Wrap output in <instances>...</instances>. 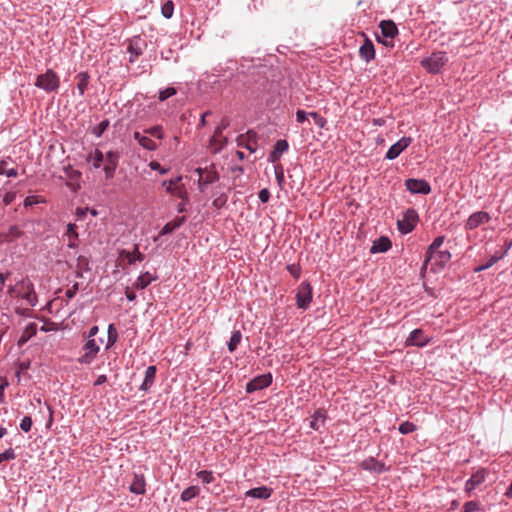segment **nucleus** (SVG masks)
Instances as JSON below:
<instances>
[{"mask_svg":"<svg viewBox=\"0 0 512 512\" xmlns=\"http://www.w3.org/2000/svg\"><path fill=\"white\" fill-rule=\"evenodd\" d=\"M499 259H500V257H498V256H492L485 265L481 266L477 270L487 269V268L491 267L492 265H494Z\"/></svg>","mask_w":512,"mask_h":512,"instance_id":"obj_55","label":"nucleus"},{"mask_svg":"<svg viewBox=\"0 0 512 512\" xmlns=\"http://www.w3.org/2000/svg\"><path fill=\"white\" fill-rule=\"evenodd\" d=\"M383 38H394L398 34L396 24L392 20H383L379 24Z\"/></svg>","mask_w":512,"mask_h":512,"instance_id":"obj_18","label":"nucleus"},{"mask_svg":"<svg viewBox=\"0 0 512 512\" xmlns=\"http://www.w3.org/2000/svg\"><path fill=\"white\" fill-rule=\"evenodd\" d=\"M359 54L366 62H369L370 60L374 59V45L369 39H366L363 45L360 47Z\"/></svg>","mask_w":512,"mask_h":512,"instance_id":"obj_24","label":"nucleus"},{"mask_svg":"<svg viewBox=\"0 0 512 512\" xmlns=\"http://www.w3.org/2000/svg\"><path fill=\"white\" fill-rule=\"evenodd\" d=\"M98 326H92L88 332L87 339H94V336L98 333Z\"/></svg>","mask_w":512,"mask_h":512,"instance_id":"obj_59","label":"nucleus"},{"mask_svg":"<svg viewBox=\"0 0 512 512\" xmlns=\"http://www.w3.org/2000/svg\"><path fill=\"white\" fill-rule=\"evenodd\" d=\"M199 494V488L197 486H190L181 493L182 501H189Z\"/></svg>","mask_w":512,"mask_h":512,"instance_id":"obj_36","label":"nucleus"},{"mask_svg":"<svg viewBox=\"0 0 512 512\" xmlns=\"http://www.w3.org/2000/svg\"><path fill=\"white\" fill-rule=\"evenodd\" d=\"M281 155H282V154H278V153L273 149V151H272V152L270 153V155H269V160H270L271 162H276L277 160H279V159H280Z\"/></svg>","mask_w":512,"mask_h":512,"instance_id":"obj_60","label":"nucleus"},{"mask_svg":"<svg viewBox=\"0 0 512 512\" xmlns=\"http://www.w3.org/2000/svg\"><path fill=\"white\" fill-rule=\"evenodd\" d=\"M0 175H6L7 177H16L18 172L15 168H7V161H0Z\"/></svg>","mask_w":512,"mask_h":512,"instance_id":"obj_37","label":"nucleus"},{"mask_svg":"<svg viewBox=\"0 0 512 512\" xmlns=\"http://www.w3.org/2000/svg\"><path fill=\"white\" fill-rule=\"evenodd\" d=\"M109 123L108 121H102L96 128H95V134L97 136H100L108 127Z\"/></svg>","mask_w":512,"mask_h":512,"instance_id":"obj_53","label":"nucleus"},{"mask_svg":"<svg viewBox=\"0 0 512 512\" xmlns=\"http://www.w3.org/2000/svg\"><path fill=\"white\" fill-rule=\"evenodd\" d=\"M67 236L69 237V243L68 246L70 248L76 247V240L78 238V234L76 232V225L75 224H68L67 226Z\"/></svg>","mask_w":512,"mask_h":512,"instance_id":"obj_34","label":"nucleus"},{"mask_svg":"<svg viewBox=\"0 0 512 512\" xmlns=\"http://www.w3.org/2000/svg\"><path fill=\"white\" fill-rule=\"evenodd\" d=\"M156 371H157L156 366H149L146 369L144 381L140 386L141 390L146 391L153 385L155 377H156Z\"/></svg>","mask_w":512,"mask_h":512,"instance_id":"obj_27","label":"nucleus"},{"mask_svg":"<svg viewBox=\"0 0 512 512\" xmlns=\"http://www.w3.org/2000/svg\"><path fill=\"white\" fill-rule=\"evenodd\" d=\"M447 57L444 52H435L421 61L422 66L430 73H438L446 64Z\"/></svg>","mask_w":512,"mask_h":512,"instance_id":"obj_4","label":"nucleus"},{"mask_svg":"<svg viewBox=\"0 0 512 512\" xmlns=\"http://www.w3.org/2000/svg\"><path fill=\"white\" fill-rule=\"evenodd\" d=\"M126 297L129 301H134L136 298V295L133 291H130L129 288L126 289Z\"/></svg>","mask_w":512,"mask_h":512,"instance_id":"obj_63","label":"nucleus"},{"mask_svg":"<svg viewBox=\"0 0 512 512\" xmlns=\"http://www.w3.org/2000/svg\"><path fill=\"white\" fill-rule=\"evenodd\" d=\"M78 290H79V284L75 283L71 288L66 290L65 295L67 298L71 299L75 296V294L77 293Z\"/></svg>","mask_w":512,"mask_h":512,"instance_id":"obj_52","label":"nucleus"},{"mask_svg":"<svg viewBox=\"0 0 512 512\" xmlns=\"http://www.w3.org/2000/svg\"><path fill=\"white\" fill-rule=\"evenodd\" d=\"M308 115L313 118L315 124L317 126H319L320 128H323L325 126V124H326L325 118H323L317 112H310Z\"/></svg>","mask_w":512,"mask_h":512,"instance_id":"obj_45","label":"nucleus"},{"mask_svg":"<svg viewBox=\"0 0 512 512\" xmlns=\"http://www.w3.org/2000/svg\"><path fill=\"white\" fill-rule=\"evenodd\" d=\"M405 186L408 191L413 194H429L431 191V187L429 183L423 179H407L405 181Z\"/></svg>","mask_w":512,"mask_h":512,"instance_id":"obj_11","label":"nucleus"},{"mask_svg":"<svg viewBox=\"0 0 512 512\" xmlns=\"http://www.w3.org/2000/svg\"><path fill=\"white\" fill-rule=\"evenodd\" d=\"M271 381L272 377L270 374L257 376L247 383L246 390L248 393H252L254 391L266 388L271 384Z\"/></svg>","mask_w":512,"mask_h":512,"instance_id":"obj_15","label":"nucleus"},{"mask_svg":"<svg viewBox=\"0 0 512 512\" xmlns=\"http://www.w3.org/2000/svg\"><path fill=\"white\" fill-rule=\"evenodd\" d=\"M391 241L388 237L382 236L375 240L370 248V253H383L388 251L391 248Z\"/></svg>","mask_w":512,"mask_h":512,"instance_id":"obj_19","label":"nucleus"},{"mask_svg":"<svg viewBox=\"0 0 512 512\" xmlns=\"http://www.w3.org/2000/svg\"><path fill=\"white\" fill-rule=\"evenodd\" d=\"M174 3L170 0L166 1L161 7V14L166 19H170L173 16Z\"/></svg>","mask_w":512,"mask_h":512,"instance_id":"obj_38","label":"nucleus"},{"mask_svg":"<svg viewBox=\"0 0 512 512\" xmlns=\"http://www.w3.org/2000/svg\"><path fill=\"white\" fill-rule=\"evenodd\" d=\"M16 458L15 452L12 448L7 449L3 453H0V464L4 461L13 460Z\"/></svg>","mask_w":512,"mask_h":512,"instance_id":"obj_44","label":"nucleus"},{"mask_svg":"<svg viewBox=\"0 0 512 512\" xmlns=\"http://www.w3.org/2000/svg\"><path fill=\"white\" fill-rule=\"evenodd\" d=\"M229 126V120L227 118H223L221 123L216 127V134H223V130H225Z\"/></svg>","mask_w":512,"mask_h":512,"instance_id":"obj_51","label":"nucleus"},{"mask_svg":"<svg viewBox=\"0 0 512 512\" xmlns=\"http://www.w3.org/2000/svg\"><path fill=\"white\" fill-rule=\"evenodd\" d=\"M18 287L21 288L19 295L25 299L29 305L34 306L37 301V296L32 282L29 280H22L18 283Z\"/></svg>","mask_w":512,"mask_h":512,"instance_id":"obj_13","label":"nucleus"},{"mask_svg":"<svg viewBox=\"0 0 512 512\" xmlns=\"http://www.w3.org/2000/svg\"><path fill=\"white\" fill-rule=\"evenodd\" d=\"M107 381V377L106 375H99L96 379V381L94 382V386H99V385H102L103 383H105Z\"/></svg>","mask_w":512,"mask_h":512,"instance_id":"obj_61","label":"nucleus"},{"mask_svg":"<svg viewBox=\"0 0 512 512\" xmlns=\"http://www.w3.org/2000/svg\"><path fill=\"white\" fill-rule=\"evenodd\" d=\"M411 141L410 137H402L389 148L385 157L389 160L397 158L411 144Z\"/></svg>","mask_w":512,"mask_h":512,"instance_id":"obj_14","label":"nucleus"},{"mask_svg":"<svg viewBox=\"0 0 512 512\" xmlns=\"http://www.w3.org/2000/svg\"><path fill=\"white\" fill-rule=\"evenodd\" d=\"M117 340V331L113 324L108 327V342L107 348H110Z\"/></svg>","mask_w":512,"mask_h":512,"instance_id":"obj_40","label":"nucleus"},{"mask_svg":"<svg viewBox=\"0 0 512 512\" xmlns=\"http://www.w3.org/2000/svg\"><path fill=\"white\" fill-rule=\"evenodd\" d=\"M21 288L18 287V284L16 286H10L8 289V293L12 296L14 294L19 295Z\"/></svg>","mask_w":512,"mask_h":512,"instance_id":"obj_62","label":"nucleus"},{"mask_svg":"<svg viewBox=\"0 0 512 512\" xmlns=\"http://www.w3.org/2000/svg\"><path fill=\"white\" fill-rule=\"evenodd\" d=\"M307 113L303 110H297L296 111V121L298 123H303L307 118Z\"/></svg>","mask_w":512,"mask_h":512,"instance_id":"obj_56","label":"nucleus"},{"mask_svg":"<svg viewBox=\"0 0 512 512\" xmlns=\"http://www.w3.org/2000/svg\"><path fill=\"white\" fill-rule=\"evenodd\" d=\"M273 493V489L267 486L256 487L248 490L245 493L246 497H252L256 499H268Z\"/></svg>","mask_w":512,"mask_h":512,"instance_id":"obj_20","label":"nucleus"},{"mask_svg":"<svg viewBox=\"0 0 512 512\" xmlns=\"http://www.w3.org/2000/svg\"><path fill=\"white\" fill-rule=\"evenodd\" d=\"M393 39L394 38H384V39H382L380 36H377V40L379 42L383 43L386 47H393L394 46Z\"/></svg>","mask_w":512,"mask_h":512,"instance_id":"obj_58","label":"nucleus"},{"mask_svg":"<svg viewBox=\"0 0 512 512\" xmlns=\"http://www.w3.org/2000/svg\"><path fill=\"white\" fill-rule=\"evenodd\" d=\"M15 199V193L13 192H8L4 195L3 197V202L5 205H9L10 203H12V201Z\"/></svg>","mask_w":512,"mask_h":512,"instance_id":"obj_57","label":"nucleus"},{"mask_svg":"<svg viewBox=\"0 0 512 512\" xmlns=\"http://www.w3.org/2000/svg\"><path fill=\"white\" fill-rule=\"evenodd\" d=\"M241 339H242V334L239 330L237 331H234L232 333V336L230 337V340L228 342V350L230 352H233L236 350L237 346L239 345V343L241 342Z\"/></svg>","mask_w":512,"mask_h":512,"instance_id":"obj_35","label":"nucleus"},{"mask_svg":"<svg viewBox=\"0 0 512 512\" xmlns=\"http://www.w3.org/2000/svg\"><path fill=\"white\" fill-rule=\"evenodd\" d=\"M143 41L140 37H134L130 40L128 45V52L133 56L130 58V62H134L135 58L140 56L143 53Z\"/></svg>","mask_w":512,"mask_h":512,"instance_id":"obj_21","label":"nucleus"},{"mask_svg":"<svg viewBox=\"0 0 512 512\" xmlns=\"http://www.w3.org/2000/svg\"><path fill=\"white\" fill-rule=\"evenodd\" d=\"M491 217L489 213L485 211H478L470 215L465 223V229L473 230L477 227L484 225L490 221Z\"/></svg>","mask_w":512,"mask_h":512,"instance_id":"obj_12","label":"nucleus"},{"mask_svg":"<svg viewBox=\"0 0 512 512\" xmlns=\"http://www.w3.org/2000/svg\"><path fill=\"white\" fill-rule=\"evenodd\" d=\"M80 176H81V173L77 170H72L71 173L69 174V177L71 179H78Z\"/></svg>","mask_w":512,"mask_h":512,"instance_id":"obj_64","label":"nucleus"},{"mask_svg":"<svg viewBox=\"0 0 512 512\" xmlns=\"http://www.w3.org/2000/svg\"><path fill=\"white\" fill-rule=\"evenodd\" d=\"M145 480L143 475L134 474L133 481L130 484L129 490L137 495H142L145 493Z\"/></svg>","mask_w":512,"mask_h":512,"instance_id":"obj_22","label":"nucleus"},{"mask_svg":"<svg viewBox=\"0 0 512 512\" xmlns=\"http://www.w3.org/2000/svg\"><path fill=\"white\" fill-rule=\"evenodd\" d=\"M464 512H475L479 509V504L475 501H468L464 504Z\"/></svg>","mask_w":512,"mask_h":512,"instance_id":"obj_48","label":"nucleus"},{"mask_svg":"<svg viewBox=\"0 0 512 512\" xmlns=\"http://www.w3.org/2000/svg\"><path fill=\"white\" fill-rule=\"evenodd\" d=\"M288 149V143L286 140H278L274 145V150L278 154H282Z\"/></svg>","mask_w":512,"mask_h":512,"instance_id":"obj_47","label":"nucleus"},{"mask_svg":"<svg viewBox=\"0 0 512 512\" xmlns=\"http://www.w3.org/2000/svg\"><path fill=\"white\" fill-rule=\"evenodd\" d=\"M133 137L144 149L149 151H154L157 149V144L149 136L142 135L140 132L135 131L133 133Z\"/></svg>","mask_w":512,"mask_h":512,"instance_id":"obj_23","label":"nucleus"},{"mask_svg":"<svg viewBox=\"0 0 512 512\" xmlns=\"http://www.w3.org/2000/svg\"><path fill=\"white\" fill-rule=\"evenodd\" d=\"M155 278L151 276L149 272H145L141 274L136 282L134 283V287L136 289H144L146 288Z\"/></svg>","mask_w":512,"mask_h":512,"instance_id":"obj_33","label":"nucleus"},{"mask_svg":"<svg viewBox=\"0 0 512 512\" xmlns=\"http://www.w3.org/2000/svg\"><path fill=\"white\" fill-rule=\"evenodd\" d=\"M227 202V196L225 194L220 195L213 201V206L217 209L223 207Z\"/></svg>","mask_w":512,"mask_h":512,"instance_id":"obj_49","label":"nucleus"},{"mask_svg":"<svg viewBox=\"0 0 512 512\" xmlns=\"http://www.w3.org/2000/svg\"><path fill=\"white\" fill-rule=\"evenodd\" d=\"M418 222V214L414 209H408L402 220L398 221V228L402 233L411 232Z\"/></svg>","mask_w":512,"mask_h":512,"instance_id":"obj_8","label":"nucleus"},{"mask_svg":"<svg viewBox=\"0 0 512 512\" xmlns=\"http://www.w3.org/2000/svg\"><path fill=\"white\" fill-rule=\"evenodd\" d=\"M488 471L485 468L478 469L465 483V492L470 495L473 490L485 482Z\"/></svg>","mask_w":512,"mask_h":512,"instance_id":"obj_10","label":"nucleus"},{"mask_svg":"<svg viewBox=\"0 0 512 512\" xmlns=\"http://www.w3.org/2000/svg\"><path fill=\"white\" fill-rule=\"evenodd\" d=\"M87 161L92 164L93 168L98 169L104 162V154L100 150L96 149L88 155Z\"/></svg>","mask_w":512,"mask_h":512,"instance_id":"obj_31","label":"nucleus"},{"mask_svg":"<svg viewBox=\"0 0 512 512\" xmlns=\"http://www.w3.org/2000/svg\"><path fill=\"white\" fill-rule=\"evenodd\" d=\"M121 257L128 260L129 264H134L136 261H143L144 255L139 251V246L136 244L133 251L122 250L120 253Z\"/></svg>","mask_w":512,"mask_h":512,"instance_id":"obj_25","label":"nucleus"},{"mask_svg":"<svg viewBox=\"0 0 512 512\" xmlns=\"http://www.w3.org/2000/svg\"><path fill=\"white\" fill-rule=\"evenodd\" d=\"M145 133L160 140L164 138L163 128L160 125L146 129Z\"/></svg>","mask_w":512,"mask_h":512,"instance_id":"obj_39","label":"nucleus"},{"mask_svg":"<svg viewBox=\"0 0 512 512\" xmlns=\"http://www.w3.org/2000/svg\"><path fill=\"white\" fill-rule=\"evenodd\" d=\"M82 355L77 359L81 365H90L100 351V344L95 339H87L82 347Z\"/></svg>","mask_w":512,"mask_h":512,"instance_id":"obj_3","label":"nucleus"},{"mask_svg":"<svg viewBox=\"0 0 512 512\" xmlns=\"http://www.w3.org/2000/svg\"><path fill=\"white\" fill-rule=\"evenodd\" d=\"M119 162V154L114 151H109L104 155V167L106 179H112L114 177L116 168Z\"/></svg>","mask_w":512,"mask_h":512,"instance_id":"obj_9","label":"nucleus"},{"mask_svg":"<svg viewBox=\"0 0 512 512\" xmlns=\"http://www.w3.org/2000/svg\"><path fill=\"white\" fill-rule=\"evenodd\" d=\"M326 415L323 410H317L311 417L310 427L314 430H319L325 422Z\"/></svg>","mask_w":512,"mask_h":512,"instance_id":"obj_29","label":"nucleus"},{"mask_svg":"<svg viewBox=\"0 0 512 512\" xmlns=\"http://www.w3.org/2000/svg\"><path fill=\"white\" fill-rule=\"evenodd\" d=\"M182 177L178 176L174 179H171L169 181H163L162 186L166 188L167 193L176 196L178 198H181L183 200H187V191L185 189V186L181 184Z\"/></svg>","mask_w":512,"mask_h":512,"instance_id":"obj_7","label":"nucleus"},{"mask_svg":"<svg viewBox=\"0 0 512 512\" xmlns=\"http://www.w3.org/2000/svg\"><path fill=\"white\" fill-rule=\"evenodd\" d=\"M312 301V287L309 283L303 282L299 285L296 293L297 307L307 309Z\"/></svg>","mask_w":512,"mask_h":512,"instance_id":"obj_6","label":"nucleus"},{"mask_svg":"<svg viewBox=\"0 0 512 512\" xmlns=\"http://www.w3.org/2000/svg\"><path fill=\"white\" fill-rule=\"evenodd\" d=\"M89 75L87 72H80L76 75L77 89L80 96H83L89 84Z\"/></svg>","mask_w":512,"mask_h":512,"instance_id":"obj_30","label":"nucleus"},{"mask_svg":"<svg viewBox=\"0 0 512 512\" xmlns=\"http://www.w3.org/2000/svg\"><path fill=\"white\" fill-rule=\"evenodd\" d=\"M444 242V236H439L434 239V241L428 247L423 266L421 270H425L427 268L428 263L434 262L433 264L438 265L440 267L445 266L451 259V254L447 250L440 251L439 248L442 246Z\"/></svg>","mask_w":512,"mask_h":512,"instance_id":"obj_1","label":"nucleus"},{"mask_svg":"<svg viewBox=\"0 0 512 512\" xmlns=\"http://www.w3.org/2000/svg\"><path fill=\"white\" fill-rule=\"evenodd\" d=\"M227 143V139L222 134H216V130L210 139V148L213 153H218L224 145Z\"/></svg>","mask_w":512,"mask_h":512,"instance_id":"obj_28","label":"nucleus"},{"mask_svg":"<svg viewBox=\"0 0 512 512\" xmlns=\"http://www.w3.org/2000/svg\"><path fill=\"white\" fill-rule=\"evenodd\" d=\"M185 220H186V217L182 216V217H177L174 220L166 223L164 225V227L162 228V230L160 231L159 235L162 236V235H167V234L172 233L174 230L179 228L185 222Z\"/></svg>","mask_w":512,"mask_h":512,"instance_id":"obj_26","label":"nucleus"},{"mask_svg":"<svg viewBox=\"0 0 512 512\" xmlns=\"http://www.w3.org/2000/svg\"><path fill=\"white\" fill-rule=\"evenodd\" d=\"M196 172L199 175L198 186L200 191H204L205 186L219 180V174L214 165L205 168H197Z\"/></svg>","mask_w":512,"mask_h":512,"instance_id":"obj_5","label":"nucleus"},{"mask_svg":"<svg viewBox=\"0 0 512 512\" xmlns=\"http://www.w3.org/2000/svg\"><path fill=\"white\" fill-rule=\"evenodd\" d=\"M32 427V419L29 416H25L20 422V429L24 432H29Z\"/></svg>","mask_w":512,"mask_h":512,"instance_id":"obj_46","label":"nucleus"},{"mask_svg":"<svg viewBox=\"0 0 512 512\" xmlns=\"http://www.w3.org/2000/svg\"><path fill=\"white\" fill-rule=\"evenodd\" d=\"M5 233V239L7 243L14 242L19 239L23 235V231L17 225H12L9 227L8 232Z\"/></svg>","mask_w":512,"mask_h":512,"instance_id":"obj_32","label":"nucleus"},{"mask_svg":"<svg viewBox=\"0 0 512 512\" xmlns=\"http://www.w3.org/2000/svg\"><path fill=\"white\" fill-rule=\"evenodd\" d=\"M429 342V338L424 334L421 329L413 330L406 340L407 346L423 347Z\"/></svg>","mask_w":512,"mask_h":512,"instance_id":"obj_16","label":"nucleus"},{"mask_svg":"<svg viewBox=\"0 0 512 512\" xmlns=\"http://www.w3.org/2000/svg\"><path fill=\"white\" fill-rule=\"evenodd\" d=\"M60 85L58 75L51 69L37 76L35 86L46 92L56 91Z\"/></svg>","mask_w":512,"mask_h":512,"instance_id":"obj_2","label":"nucleus"},{"mask_svg":"<svg viewBox=\"0 0 512 512\" xmlns=\"http://www.w3.org/2000/svg\"><path fill=\"white\" fill-rule=\"evenodd\" d=\"M199 479L202 480L203 483H211L214 480L213 474L211 471L202 470L197 473Z\"/></svg>","mask_w":512,"mask_h":512,"instance_id":"obj_41","label":"nucleus"},{"mask_svg":"<svg viewBox=\"0 0 512 512\" xmlns=\"http://www.w3.org/2000/svg\"><path fill=\"white\" fill-rule=\"evenodd\" d=\"M416 430V426L411 423V422H403L400 426H399V432L402 433V434H409V433H412L413 431Z\"/></svg>","mask_w":512,"mask_h":512,"instance_id":"obj_43","label":"nucleus"},{"mask_svg":"<svg viewBox=\"0 0 512 512\" xmlns=\"http://www.w3.org/2000/svg\"><path fill=\"white\" fill-rule=\"evenodd\" d=\"M149 167L152 169V170H155V171H159L160 174H166L168 172V169L166 168H163L159 162L157 161H151L149 163Z\"/></svg>","mask_w":512,"mask_h":512,"instance_id":"obj_50","label":"nucleus"},{"mask_svg":"<svg viewBox=\"0 0 512 512\" xmlns=\"http://www.w3.org/2000/svg\"><path fill=\"white\" fill-rule=\"evenodd\" d=\"M176 93H177V91H176V89L174 87H168V88H166L164 90H161L159 92V100L160 101H165L169 97L174 96Z\"/></svg>","mask_w":512,"mask_h":512,"instance_id":"obj_42","label":"nucleus"},{"mask_svg":"<svg viewBox=\"0 0 512 512\" xmlns=\"http://www.w3.org/2000/svg\"><path fill=\"white\" fill-rule=\"evenodd\" d=\"M256 136L255 132L248 131L246 135H240L238 137V145L246 148L250 152H255L258 146Z\"/></svg>","mask_w":512,"mask_h":512,"instance_id":"obj_17","label":"nucleus"},{"mask_svg":"<svg viewBox=\"0 0 512 512\" xmlns=\"http://www.w3.org/2000/svg\"><path fill=\"white\" fill-rule=\"evenodd\" d=\"M259 199L262 203H266L269 201L270 198V192L267 189H262L259 192Z\"/></svg>","mask_w":512,"mask_h":512,"instance_id":"obj_54","label":"nucleus"}]
</instances>
